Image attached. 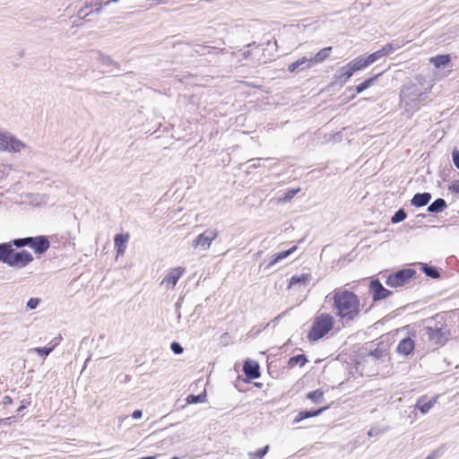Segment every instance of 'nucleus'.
<instances>
[{
	"label": "nucleus",
	"mask_w": 459,
	"mask_h": 459,
	"mask_svg": "<svg viewBox=\"0 0 459 459\" xmlns=\"http://www.w3.org/2000/svg\"><path fill=\"white\" fill-rule=\"evenodd\" d=\"M142 414H143V413H142V411H141V410H136V411H134L133 412L132 417H133L134 419H135V420H136V419H140V418L142 417Z\"/></svg>",
	"instance_id": "37998d69"
},
{
	"label": "nucleus",
	"mask_w": 459,
	"mask_h": 459,
	"mask_svg": "<svg viewBox=\"0 0 459 459\" xmlns=\"http://www.w3.org/2000/svg\"><path fill=\"white\" fill-rule=\"evenodd\" d=\"M323 396H324V392L319 389L316 390V391L309 392L307 394V398H308L309 400H311L315 403L321 401L323 399Z\"/></svg>",
	"instance_id": "c756f323"
},
{
	"label": "nucleus",
	"mask_w": 459,
	"mask_h": 459,
	"mask_svg": "<svg viewBox=\"0 0 459 459\" xmlns=\"http://www.w3.org/2000/svg\"><path fill=\"white\" fill-rule=\"evenodd\" d=\"M395 48L392 43H388L385 45L381 49H379L380 55L383 56H388L394 51Z\"/></svg>",
	"instance_id": "f704fd0d"
},
{
	"label": "nucleus",
	"mask_w": 459,
	"mask_h": 459,
	"mask_svg": "<svg viewBox=\"0 0 459 459\" xmlns=\"http://www.w3.org/2000/svg\"><path fill=\"white\" fill-rule=\"evenodd\" d=\"M431 199L429 193L416 194L411 199V204L415 207H421L429 204Z\"/></svg>",
	"instance_id": "a211bd4d"
},
{
	"label": "nucleus",
	"mask_w": 459,
	"mask_h": 459,
	"mask_svg": "<svg viewBox=\"0 0 459 459\" xmlns=\"http://www.w3.org/2000/svg\"><path fill=\"white\" fill-rule=\"evenodd\" d=\"M50 247L49 239L47 236H38L32 238L30 247L35 254L41 255L45 253Z\"/></svg>",
	"instance_id": "9d476101"
},
{
	"label": "nucleus",
	"mask_w": 459,
	"mask_h": 459,
	"mask_svg": "<svg viewBox=\"0 0 459 459\" xmlns=\"http://www.w3.org/2000/svg\"><path fill=\"white\" fill-rule=\"evenodd\" d=\"M312 279L310 273H302L300 275H293L289 281L288 288L290 289L296 285L306 286Z\"/></svg>",
	"instance_id": "2eb2a0df"
},
{
	"label": "nucleus",
	"mask_w": 459,
	"mask_h": 459,
	"mask_svg": "<svg viewBox=\"0 0 459 459\" xmlns=\"http://www.w3.org/2000/svg\"><path fill=\"white\" fill-rule=\"evenodd\" d=\"M446 207V204L444 199L438 198L435 200L429 207L428 211L430 212H437Z\"/></svg>",
	"instance_id": "5701e85b"
},
{
	"label": "nucleus",
	"mask_w": 459,
	"mask_h": 459,
	"mask_svg": "<svg viewBox=\"0 0 459 459\" xmlns=\"http://www.w3.org/2000/svg\"><path fill=\"white\" fill-rule=\"evenodd\" d=\"M13 403V400L11 396L9 395H5L3 397L2 399V402H1V404L4 406V407H7L9 405H12Z\"/></svg>",
	"instance_id": "a19ab883"
},
{
	"label": "nucleus",
	"mask_w": 459,
	"mask_h": 459,
	"mask_svg": "<svg viewBox=\"0 0 459 459\" xmlns=\"http://www.w3.org/2000/svg\"><path fill=\"white\" fill-rule=\"evenodd\" d=\"M29 403H24V402H22V404L17 409V412L18 413L22 412L27 407V404H29Z\"/></svg>",
	"instance_id": "c03bdc74"
},
{
	"label": "nucleus",
	"mask_w": 459,
	"mask_h": 459,
	"mask_svg": "<svg viewBox=\"0 0 459 459\" xmlns=\"http://www.w3.org/2000/svg\"><path fill=\"white\" fill-rule=\"evenodd\" d=\"M15 417L13 416V417H8V418H5V419H1L0 420V424H6L8 420H11L12 419H14Z\"/></svg>",
	"instance_id": "a18cd8bd"
},
{
	"label": "nucleus",
	"mask_w": 459,
	"mask_h": 459,
	"mask_svg": "<svg viewBox=\"0 0 459 459\" xmlns=\"http://www.w3.org/2000/svg\"><path fill=\"white\" fill-rule=\"evenodd\" d=\"M185 273V268L178 266L176 268L170 269L167 274L162 279L160 285L164 286L166 289H174L177 285L178 281L183 276Z\"/></svg>",
	"instance_id": "6e6552de"
},
{
	"label": "nucleus",
	"mask_w": 459,
	"mask_h": 459,
	"mask_svg": "<svg viewBox=\"0 0 459 459\" xmlns=\"http://www.w3.org/2000/svg\"><path fill=\"white\" fill-rule=\"evenodd\" d=\"M57 345V342H56L53 345L49 347H38L34 349V351H36L39 355L47 357Z\"/></svg>",
	"instance_id": "c85d7f7f"
},
{
	"label": "nucleus",
	"mask_w": 459,
	"mask_h": 459,
	"mask_svg": "<svg viewBox=\"0 0 459 459\" xmlns=\"http://www.w3.org/2000/svg\"><path fill=\"white\" fill-rule=\"evenodd\" d=\"M307 362V357L303 354H299V355L290 358V359L288 360V367L290 368H293L298 365L299 367H303Z\"/></svg>",
	"instance_id": "412c9836"
},
{
	"label": "nucleus",
	"mask_w": 459,
	"mask_h": 459,
	"mask_svg": "<svg viewBox=\"0 0 459 459\" xmlns=\"http://www.w3.org/2000/svg\"><path fill=\"white\" fill-rule=\"evenodd\" d=\"M297 249V247L294 246L287 251H282L274 255L273 263H277L278 261L286 258L288 255L292 254Z\"/></svg>",
	"instance_id": "cd10ccee"
},
{
	"label": "nucleus",
	"mask_w": 459,
	"mask_h": 459,
	"mask_svg": "<svg viewBox=\"0 0 459 459\" xmlns=\"http://www.w3.org/2000/svg\"><path fill=\"white\" fill-rule=\"evenodd\" d=\"M349 65L352 67L353 71L355 72L363 70L368 66L365 59V56H359L355 59L351 60V62H349Z\"/></svg>",
	"instance_id": "aec40b11"
},
{
	"label": "nucleus",
	"mask_w": 459,
	"mask_h": 459,
	"mask_svg": "<svg viewBox=\"0 0 459 459\" xmlns=\"http://www.w3.org/2000/svg\"><path fill=\"white\" fill-rule=\"evenodd\" d=\"M32 242V238H17L13 241V244L17 247H22L25 246H30V243Z\"/></svg>",
	"instance_id": "2f4dec72"
},
{
	"label": "nucleus",
	"mask_w": 459,
	"mask_h": 459,
	"mask_svg": "<svg viewBox=\"0 0 459 459\" xmlns=\"http://www.w3.org/2000/svg\"><path fill=\"white\" fill-rule=\"evenodd\" d=\"M382 74V73L380 74H375L368 79H366L365 81H363L362 82H360L359 84H358L356 87H355V91H356V93L357 94H359L361 93L362 91H364L365 90H367L368 88L371 87L375 82L377 81V79Z\"/></svg>",
	"instance_id": "6ab92c4d"
},
{
	"label": "nucleus",
	"mask_w": 459,
	"mask_h": 459,
	"mask_svg": "<svg viewBox=\"0 0 459 459\" xmlns=\"http://www.w3.org/2000/svg\"><path fill=\"white\" fill-rule=\"evenodd\" d=\"M369 291L374 301L384 299L391 295V291L385 289L378 280L371 281Z\"/></svg>",
	"instance_id": "1a4fd4ad"
},
{
	"label": "nucleus",
	"mask_w": 459,
	"mask_h": 459,
	"mask_svg": "<svg viewBox=\"0 0 459 459\" xmlns=\"http://www.w3.org/2000/svg\"><path fill=\"white\" fill-rule=\"evenodd\" d=\"M424 273H426V275L431 277V278H438L439 277V273L437 272V269L433 268V267H429L428 265H424L422 267Z\"/></svg>",
	"instance_id": "c9c22d12"
},
{
	"label": "nucleus",
	"mask_w": 459,
	"mask_h": 459,
	"mask_svg": "<svg viewBox=\"0 0 459 459\" xmlns=\"http://www.w3.org/2000/svg\"><path fill=\"white\" fill-rule=\"evenodd\" d=\"M429 340L435 345L443 346L449 339L450 331L446 325L427 327Z\"/></svg>",
	"instance_id": "7ed1b4c3"
},
{
	"label": "nucleus",
	"mask_w": 459,
	"mask_h": 459,
	"mask_svg": "<svg viewBox=\"0 0 459 459\" xmlns=\"http://www.w3.org/2000/svg\"><path fill=\"white\" fill-rule=\"evenodd\" d=\"M416 274L412 269H403L394 273L390 274L386 279V285L397 288L406 284Z\"/></svg>",
	"instance_id": "39448f33"
},
{
	"label": "nucleus",
	"mask_w": 459,
	"mask_h": 459,
	"mask_svg": "<svg viewBox=\"0 0 459 459\" xmlns=\"http://www.w3.org/2000/svg\"><path fill=\"white\" fill-rule=\"evenodd\" d=\"M39 303V299H36V298H31L28 303H27V307L30 308V309H34L38 307Z\"/></svg>",
	"instance_id": "58836bf2"
},
{
	"label": "nucleus",
	"mask_w": 459,
	"mask_h": 459,
	"mask_svg": "<svg viewBox=\"0 0 459 459\" xmlns=\"http://www.w3.org/2000/svg\"><path fill=\"white\" fill-rule=\"evenodd\" d=\"M11 252V244L4 243L0 245V261L6 264V258L8 254Z\"/></svg>",
	"instance_id": "a878e982"
},
{
	"label": "nucleus",
	"mask_w": 459,
	"mask_h": 459,
	"mask_svg": "<svg viewBox=\"0 0 459 459\" xmlns=\"http://www.w3.org/2000/svg\"><path fill=\"white\" fill-rule=\"evenodd\" d=\"M269 449V446H265L263 448L256 450L255 452L249 453L250 459H263V457L267 454Z\"/></svg>",
	"instance_id": "bb28decb"
},
{
	"label": "nucleus",
	"mask_w": 459,
	"mask_h": 459,
	"mask_svg": "<svg viewBox=\"0 0 459 459\" xmlns=\"http://www.w3.org/2000/svg\"><path fill=\"white\" fill-rule=\"evenodd\" d=\"M448 189H449L452 193H454V194H455V195H459V179H458V180L454 181V182L449 186Z\"/></svg>",
	"instance_id": "4c0bfd02"
},
{
	"label": "nucleus",
	"mask_w": 459,
	"mask_h": 459,
	"mask_svg": "<svg viewBox=\"0 0 459 459\" xmlns=\"http://www.w3.org/2000/svg\"><path fill=\"white\" fill-rule=\"evenodd\" d=\"M429 61L435 65V67L439 68L441 66L446 65L450 62V56L438 55L437 56L431 57Z\"/></svg>",
	"instance_id": "4be33fe9"
},
{
	"label": "nucleus",
	"mask_w": 459,
	"mask_h": 459,
	"mask_svg": "<svg viewBox=\"0 0 459 459\" xmlns=\"http://www.w3.org/2000/svg\"><path fill=\"white\" fill-rule=\"evenodd\" d=\"M332 51V47H326L318 51L314 57L308 58L307 67H311L314 64L321 63L325 60Z\"/></svg>",
	"instance_id": "dca6fc26"
},
{
	"label": "nucleus",
	"mask_w": 459,
	"mask_h": 459,
	"mask_svg": "<svg viewBox=\"0 0 459 459\" xmlns=\"http://www.w3.org/2000/svg\"><path fill=\"white\" fill-rule=\"evenodd\" d=\"M452 159L455 166L459 169V151L454 150L452 152Z\"/></svg>",
	"instance_id": "ea45409f"
},
{
	"label": "nucleus",
	"mask_w": 459,
	"mask_h": 459,
	"mask_svg": "<svg viewBox=\"0 0 459 459\" xmlns=\"http://www.w3.org/2000/svg\"><path fill=\"white\" fill-rule=\"evenodd\" d=\"M308 60H309L308 58L304 56V57H302V58H300V59H299V60L290 64L289 66H288L289 72H290V73L296 72L299 68L300 65H302L304 64H308Z\"/></svg>",
	"instance_id": "393cba45"
},
{
	"label": "nucleus",
	"mask_w": 459,
	"mask_h": 459,
	"mask_svg": "<svg viewBox=\"0 0 459 459\" xmlns=\"http://www.w3.org/2000/svg\"><path fill=\"white\" fill-rule=\"evenodd\" d=\"M335 325L334 317L326 312L317 314L312 321V325L307 334V339L315 342L325 337L332 332Z\"/></svg>",
	"instance_id": "f03ea898"
},
{
	"label": "nucleus",
	"mask_w": 459,
	"mask_h": 459,
	"mask_svg": "<svg viewBox=\"0 0 459 459\" xmlns=\"http://www.w3.org/2000/svg\"><path fill=\"white\" fill-rule=\"evenodd\" d=\"M437 401V396L428 399L427 396H422L418 399L416 403V408L420 411L421 413H427Z\"/></svg>",
	"instance_id": "ddd939ff"
},
{
	"label": "nucleus",
	"mask_w": 459,
	"mask_h": 459,
	"mask_svg": "<svg viewBox=\"0 0 459 459\" xmlns=\"http://www.w3.org/2000/svg\"><path fill=\"white\" fill-rule=\"evenodd\" d=\"M381 57H382V56L380 55L379 51L377 50L376 52L371 53L368 56H366L365 59L367 61L368 65H370L371 64H373L374 62H376L377 59H379Z\"/></svg>",
	"instance_id": "e433bc0d"
},
{
	"label": "nucleus",
	"mask_w": 459,
	"mask_h": 459,
	"mask_svg": "<svg viewBox=\"0 0 459 459\" xmlns=\"http://www.w3.org/2000/svg\"><path fill=\"white\" fill-rule=\"evenodd\" d=\"M326 409H327V407H324V408H321V409H318L316 411H301L296 415L293 422L299 423L305 419L318 416Z\"/></svg>",
	"instance_id": "f3484780"
},
{
	"label": "nucleus",
	"mask_w": 459,
	"mask_h": 459,
	"mask_svg": "<svg viewBox=\"0 0 459 459\" xmlns=\"http://www.w3.org/2000/svg\"><path fill=\"white\" fill-rule=\"evenodd\" d=\"M329 297L332 300V307L342 322L350 323L360 316L362 306L355 292L336 288L326 298Z\"/></svg>",
	"instance_id": "f257e3e1"
},
{
	"label": "nucleus",
	"mask_w": 459,
	"mask_h": 459,
	"mask_svg": "<svg viewBox=\"0 0 459 459\" xmlns=\"http://www.w3.org/2000/svg\"><path fill=\"white\" fill-rule=\"evenodd\" d=\"M171 350L173 351L174 353L176 354H180L183 352V348L180 346L179 343L178 342H172L171 343Z\"/></svg>",
	"instance_id": "79ce46f5"
},
{
	"label": "nucleus",
	"mask_w": 459,
	"mask_h": 459,
	"mask_svg": "<svg viewBox=\"0 0 459 459\" xmlns=\"http://www.w3.org/2000/svg\"><path fill=\"white\" fill-rule=\"evenodd\" d=\"M405 218H406V212L403 209H400L399 211H397L394 213V215L392 217L391 221L393 223H398V222L405 220Z\"/></svg>",
	"instance_id": "72a5a7b5"
},
{
	"label": "nucleus",
	"mask_w": 459,
	"mask_h": 459,
	"mask_svg": "<svg viewBox=\"0 0 459 459\" xmlns=\"http://www.w3.org/2000/svg\"><path fill=\"white\" fill-rule=\"evenodd\" d=\"M129 239V234H117L115 236V247L117 249V257L125 254L126 243Z\"/></svg>",
	"instance_id": "4468645a"
},
{
	"label": "nucleus",
	"mask_w": 459,
	"mask_h": 459,
	"mask_svg": "<svg viewBox=\"0 0 459 459\" xmlns=\"http://www.w3.org/2000/svg\"><path fill=\"white\" fill-rule=\"evenodd\" d=\"M205 394H199V395H194V394H190L186 397V403L188 404H191V403H203L205 401Z\"/></svg>",
	"instance_id": "7c9ffc66"
},
{
	"label": "nucleus",
	"mask_w": 459,
	"mask_h": 459,
	"mask_svg": "<svg viewBox=\"0 0 459 459\" xmlns=\"http://www.w3.org/2000/svg\"><path fill=\"white\" fill-rule=\"evenodd\" d=\"M356 72L353 71L352 67L347 64L346 66L342 68V74L339 76V79L342 82H347Z\"/></svg>",
	"instance_id": "b1692460"
},
{
	"label": "nucleus",
	"mask_w": 459,
	"mask_h": 459,
	"mask_svg": "<svg viewBox=\"0 0 459 459\" xmlns=\"http://www.w3.org/2000/svg\"><path fill=\"white\" fill-rule=\"evenodd\" d=\"M368 435L369 437H373V436L377 435V431H376V430H374V429H370V430L368 432Z\"/></svg>",
	"instance_id": "49530a36"
},
{
	"label": "nucleus",
	"mask_w": 459,
	"mask_h": 459,
	"mask_svg": "<svg viewBox=\"0 0 459 459\" xmlns=\"http://www.w3.org/2000/svg\"><path fill=\"white\" fill-rule=\"evenodd\" d=\"M25 148V144L9 133L0 131V151L19 152Z\"/></svg>",
	"instance_id": "20e7f679"
},
{
	"label": "nucleus",
	"mask_w": 459,
	"mask_h": 459,
	"mask_svg": "<svg viewBox=\"0 0 459 459\" xmlns=\"http://www.w3.org/2000/svg\"><path fill=\"white\" fill-rule=\"evenodd\" d=\"M300 192V188H295V189H289L284 194V196L281 198V202H288L290 201L295 195Z\"/></svg>",
	"instance_id": "473e14b6"
},
{
	"label": "nucleus",
	"mask_w": 459,
	"mask_h": 459,
	"mask_svg": "<svg viewBox=\"0 0 459 459\" xmlns=\"http://www.w3.org/2000/svg\"><path fill=\"white\" fill-rule=\"evenodd\" d=\"M33 261V256L28 251L14 252L11 247V252L8 254L6 258V264L10 266L24 267L28 264Z\"/></svg>",
	"instance_id": "423d86ee"
},
{
	"label": "nucleus",
	"mask_w": 459,
	"mask_h": 459,
	"mask_svg": "<svg viewBox=\"0 0 459 459\" xmlns=\"http://www.w3.org/2000/svg\"><path fill=\"white\" fill-rule=\"evenodd\" d=\"M415 348V342L413 339L407 337L400 341L397 345V352L404 356L411 354Z\"/></svg>",
	"instance_id": "f8f14e48"
},
{
	"label": "nucleus",
	"mask_w": 459,
	"mask_h": 459,
	"mask_svg": "<svg viewBox=\"0 0 459 459\" xmlns=\"http://www.w3.org/2000/svg\"><path fill=\"white\" fill-rule=\"evenodd\" d=\"M243 372L249 379L260 377L259 365L256 361H246L243 366Z\"/></svg>",
	"instance_id": "9b49d317"
},
{
	"label": "nucleus",
	"mask_w": 459,
	"mask_h": 459,
	"mask_svg": "<svg viewBox=\"0 0 459 459\" xmlns=\"http://www.w3.org/2000/svg\"><path fill=\"white\" fill-rule=\"evenodd\" d=\"M218 237L216 230H207L204 233L199 234L193 241L195 248L206 250L210 247L212 242Z\"/></svg>",
	"instance_id": "0eeeda50"
}]
</instances>
